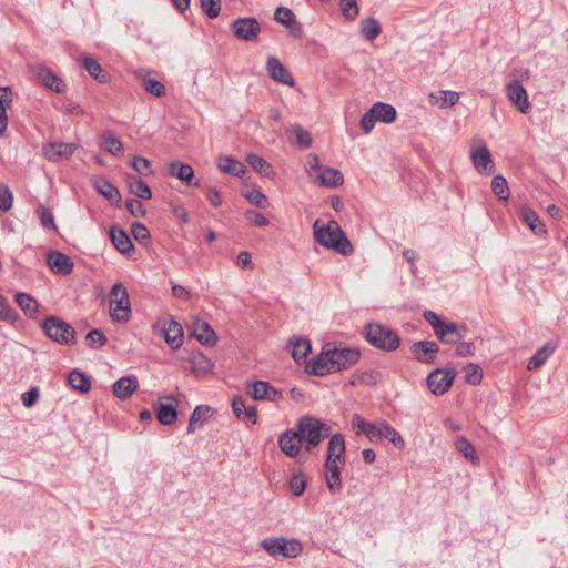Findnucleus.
<instances>
[{
	"mask_svg": "<svg viewBox=\"0 0 568 568\" xmlns=\"http://www.w3.org/2000/svg\"><path fill=\"white\" fill-rule=\"evenodd\" d=\"M339 7L343 16L347 20H354L358 14V6L356 0H341Z\"/></svg>",
	"mask_w": 568,
	"mask_h": 568,
	"instance_id": "4d7b16f0",
	"label": "nucleus"
},
{
	"mask_svg": "<svg viewBox=\"0 0 568 568\" xmlns=\"http://www.w3.org/2000/svg\"><path fill=\"white\" fill-rule=\"evenodd\" d=\"M16 302L28 317H37L39 304L32 296L20 292L16 294Z\"/></svg>",
	"mask_w": 568,
	"mask_h": 568,
	"instance_id": "4c0bfd02",
	"label": "nucleus"
},
{
	"mask_svg": "<svg viewBox=\"0 0 568 568\" xmlns=\"http://www.w3.org/2000/svg\"><path fill=\"white\" fill-rule=\"evenodd\" d=\"M131 232L134 236V239L139 242H143L149 239L150 233L144 224L140 222H134L131 225Z\"/></svg>",
	"mask_w": 568,
	"mask_h": 568,
	"instance_id": "338daca9",
	"label": "nucleus"
},
{
	"mask_svg": "<svg viewBox=\"0 0 568 568\" xmlns=\"http://www.w3.org/2000/svg\"><path fill=\"white\" fill-rule=\"evenodd\" d=\"M201 6L210 19L219 17L221 10L220 0H201Z\"/></svg>",
	"mask_w": 568,
	"mask_h": 568,
	"instance_id": "052dcab7",
	"label": "nucleus"
},
{
	"mask_svg": "<svg viewBox=\"0 0 568 568\" xmlns=\"http://www.w3.org/2000/svg\"><path fill=\"white\" fill-rule=\"evenodd\" d=\"M34 77L40 84L55 93H64L67 90L65 82L47 67H38Z\"/></svg>",
	"mask_w": 568,
	"mask_h": 568,
	"instance_id": "ddd939ff",
	"label": "nucleus"
},
{
	"mask_svg": "<svg viewBox=\"0 0 568 568\" xmlns=\"http://www.w3.org/2000/svg\"><path fill=\"white\" fill-rule=\"evenodd\" d=\"M13 193L6 184H0V211L7 212L12 207Z\"/></svg>",
	"mask_w": 568,
	"mask_h": 568,
	"instance_id": "13d9d810",
	"label": "nucleus"
},
{
	"mask_svg": "<svg viewBox=\"0 0 568 568\" xmlns=\"http://www.w3.org/2000/svg\"><path fill=\"white\" fill-rule=\"evenodd\" d=\"M163 337L172 349H178L183 344L184 332L182 325L171 318L163 327Z\"/></svg>",
	"mask_w": 568,
	"mask_h": 568,
	"instance_id": "412c9836",
	"label": "nucleus"
},
{
	"mask_svg": "<svg viewBox=\"0 0 568 568\" xmlns=\"http://www.w3.org/2000/svg\"><path fill=\"white\" fill-rule=\"evenodd\" d=\"M85 338L89 343V346L92 348H100V347L104 346L106 343L105 334L99 328L91 329L87 334Z\"/></svg>",
	"mask_w": 568,
	"mask_h": 568,
	"instance_id": "864d4df0",
	"label": "nucleus"
},
{
	"mask_svg": "<svg viewBox=\"0 0 568 568\" xmlns=\"http://www.w3.org/2000/svg\"><path fill=\"white\" fill-rule=\"evenodd\" d=\"M247 394L255 400L277 402L282 394L268 382L255 381L247 384Z\"/></svg>",
	"mask_w": 568,
	"mask_h": 568,
	"instance_id": "f8f14e48",
	"label": "nucleus"
},
{
	"mask_svg": "<svg viewBox=\"0 0 568 568\" xmlns=\"http://www.w3.org/2000/svg\"><path fill=\"white\" fill-rule=\"evenodd\" d=\"M232 33L244 41H255L261 32L260 22L255 18H239L231 23Z\"/></svg>",
	"mask_w": 568,
	"mask_h": 568,
	"instance_id": "6e6552de",
	"label": "nucleus"
},
{
	"mask_svg": "<svg viewBox=\"0 0 568 568\" xmlns=\"http://www.w3.org/2000/svg\"><path fill=\"white\" fill-rule=\"evenodd\" d=\"M365 337L371 345L385 352H393L400 345L398 333L379 323H368Z\"/></svg>",
	"mask_w": 568,
	"mask_h": 568,
	"instance_id": "7ed1b4c3",
	"label": "nucleus"
},
{
	"mask_svg": "<svg viewBox=\"0 0 568 568\" xmlns=\"http://www.w3.org/2000/svg\"><path fill=\"white\" fill-rule=\"evenodd\" d=\"M384 438L388 439L397 448H404L405 446L402 435L386 422L382 423L381 440Z\"/></svg>",
	"mask_w": 568,
	"mask_h": 568,
	"instance_id": "a18cd8bd",
	"label": "nucleus"
},
{
	"mask_svg": "<svg viewBox=\"0 0 568 568\" xmlns=\"http://www.w3.org/2000/svg\"><path fill=\"white\" fill-rule=\"evenodd\" d=\"M40 392L38 387H32L30 390L22 394V404L24 407H32L39 399Z\"/></svg>",
	"mask_w": 568,
	"mask_h": 568,
	"instance_id": "774afa93",
	"label": "nucleus"
},
{
	"mask_svg": "<svg viewBox=\"0 0 568 568\" xmlns=\"http://www.w3.org/2000/svg\"><path fill=\"white\" fill-rule=\"evenodd\" d=\"M381 31V24L374 18H367L361 22V34L368 41L376 39Z\"/></svg>",
	"mask_w": 568,
	"mask_h": 568,
	"instance_id": "c03bdc74",
	"label": "nucleus"
},
{
	"mask_svg": "<svg viewBox=\"0 0 568 568\" xmlns=\"http://www.w3.org/2000/svg\"><path fill=\"white\" fill-rule=\"evenodd\" d=\"M315 240L324 247L332 248L341 255L353 253V246L336 221L323 223L316 220L313 225Z\"/></svg>",
	"mask_w": 568,
	"mask_h": 568,
	"instance_id": "f257e3e1",
	"label": "nucleus"
},
{
	"mask_svg": "<svg viewBox=\"0 0 568 568\" xmlns=\"http://www.w3.org/2000/svg\"><path fill=\"white\" fill-rule=\"evenodd\" d=\"M125 181L132 194L139 199L149 200L152 197L150 186L136 174H126Z\"/></svg>",
	"mask_w": 568,
	"mask_h": 568,
	"instance_id": "7c9ffc66",
	"label": "nucleus"
},
{
	"mask_svg": "<svg viewBox=\"0 0 568 568\" xmlns=\"http://www.w3.org/2000/svg\"><path fill=\"white\" fill-rule=\"evenodd\" d=\"M459 100V94L456 91L443 90L429 94V102L439 108H448L455 105Z\"/></svg>",
	"mask_w": 568,
	"mask_h": 568,
	"instance_id": "2f4dec72",
	"label": "nucleus"
},
{
	"mask_svg": "<svg viewBox=\"0 0 568 568\" xmlns=\"http://www.w3.org/2000/svg\"><path fill=\"white\" fill-rule=\"evenodd\" d=\"M36 212L38 217L40 219L41 225L44 229L57 231L54 216L49 207L44 206L43 204H39Z\"/></svg>",
	"mask_w": 568,
	"mask_h": 568,
	"instance_id": "09e8293b",
	"label": "nucleus"
},
{
	"mask_svg": "<svg viewBox=\"0 0 568 568\" xmlns=\"http://www.w3.org/2000/svg\"><path fill=\"white\" fill-rule=\"evenodd\" d=\"M42 329L50 339L62 345L69 344L74 339V328L54 315H51L43 321Z\"/></svg>",
	"mask_w": 568,
	"mask_h": 568,
	"instance_id": "39448f33",
	"label": "nucleus"
},
{
	"mask_svg": "<svg viewBox=\"0 0 568 568\" xmlns=\"http://www.w3.org/2000/svg\"><path fill=\"white\" fill-rule=\"evenodd\" d=\"M139 382L134 375L123 376L113 384V394L120 399H126L138 389Z\"/></svg>",
	"mask_w": 568,
	"mask_h": 568,
	"instance_id": "a878e982",
	"label": "nucleus"
},
{
	"mask_svg": "<svg viewBox=\"0 0 568 568\" xmlns=\"http://www.w3.org/2000/svg\"><path fill=\"white\" fill-rule=\"evenodd\" d=\"M131 166L135 170V172L140 175H151L153 173L151 169V163L148 159L136 155L132 158Z\"/></svg>",
	"mask_w": 568,
	"mask_h": 568,
	"instance_id": "603ef678",
	"label": "nucleus"
},
{
	"mask_svg": "<svg viewBox=\"0 0 568 568\" xmlns=\"http://www.w3.org/2000/svg\"><path fill=\"white\" fill-rule=\"evenodd\" d=\"M48 266L60 275H69L73 271L72 260L59 251H50L47 256Z\"/></svg>",
	"mask_w": 568,
	"mask_h": 568,
	"instance_id": "6ab92c4d",
	"label": "nucleus"
},
{
	"mask_svg": "<svg viewBox=\"0 0 568 568\" xmlns=\"http://www.w3.org/2000/svg\"><path fill=\"white\" fill-rule=\"evenodd\" d=\"M329 347V358L331 368L335 372H341L355 365L361 356L358 348L355 347H344L341 345H336L334 343H328Z\"/></svg>",
	"mask_w": 568,
	"mask_h": 568,
	"instance_id": "423d86ee",
	"label": "nucleus"
},
{
	"mask_svg": "<svg viewBox=\"0 0 568 568\" xmlns=\"http://www.w3.org/2000/svg\"><path fill=\"white\" fill-rule=\"evenodd\" d=\"M467 333L465 325L446 321L435 335L444 344L456 345L467 337Z\"/></svg>",
	"mask_w": 568,
	"mask_h": 568,
	"instance_id": "1a4fd4ad",
	"label": "nucleus"
},
{
	"mask_svg": "<svg viewBox=\"0 0 568 568\" xmlns=\"http://www.w3.org/2000/svg\"><path fill=\"white\" fill-rule=\"evenodd\" d=\"M315 182L325 187H337L343 184L344 178L339 170L324 166L316 174Z\"/></svg>",
	"mask_w": 568,
	"mask_h": 568,
	"instance_id": "b1692460",
	"label": "nucleus"
},
{
	"mask_svg": "<svg viewBox=\"0 0 568 568\" xmlns=\"http://www.w3.org/2000/svg\"><path fill=\"white\" fill-rule=\"evenodd\" d=\"M142 87L146 92L153 94L154 97H161L165 92V87L162 82L149 77H144L142 79Z\"/></svg>",
	"mask_w": 568,
	"mask_h": 568,
	"instance_id": "3c124183",
	"label": "nucleus"
},
{
	"mask_svg": "<svg viewBox=\"0 0 568 568\" xmlns=\"http://www.w3.org/2000/svg\"><path fill=\"white\" fill-rule=\"evenodd\" d=\"M470 156L473 164L478 173L483 174L489 171V165L493 164V159L487 146L481 145L479 148L473 149Z\"/></svg>",
	"mask_w": 568,
	"mask_h": 568,
	"instance_id": "cd10ccee",
	"label": "nucleus"
},
{
	"mask_svg": "<svg viewBox=\"0 0 568 568\" xmlns=\"http://www.w3.org/2000/svg\"><path fill=\"white\" fill-rule=\"evenodd\" d=\"M455 376L456 373L454 369H434L427 377L429 390L436 396L445 394L450 388Z\"/></svg>",
	"mask_w": 568,
	"mask_h": 568,
	"instance_id": "0eeeda50",
	"label": "nucleus"
},
{
	"mask_svg": "<svg viewBox=\"0 0 568 568\" xmlns=\"http://www.w3.org/2000/svg\"><path fill=\"white\" fill-rule=\"evenodd\" d=\"M278 446L288 457H297L301 453L302 440L297 429H287L278 437Z\"/></svg>",
	"mask_w": 568,
	"mask_h": 568,
	"instance_id": "2eb2a0df",
	"label": "nucleus"
},
{
	"mask_svg": "<svg viewBox=\"0 0 568 568\" xmlns=\"http://www.w3.org/2000/svg\"><path fill=\"white\" fill-rule=\"evenodd\" d=\"M558 341L550 339L542 347H540L529 359L527 369L536 371L540 368L547 359L556 352L558 348Z\"/></svg>",
	"mask_w": 568,
	"mask_h": 568,
	"instance_id": "aec40b11",
	"label": "nucleus"
},
{
	"mask_svg": "<svg viewBox=\"0 0 568 568\" xmlns=\"http://www.w3.org/2000/svg\"><path fill=\"white\" fill-rule=\"evenodd\" d=\"M375 110L376 121H381L384 123H392L396 119V109L384 102H376L373 104Z\"/></svg>",
	"mask_w": 568,
	"mask_h": 568,
	"instance_id": "ea45409f",
	"label": "nucleus"
},
{
	"mask_svg": "<svg viewBox=\"0 0 568 568\" xmlns=\"http://www.w3.org/2000/svg\"><path fill=\"white\" fill-rule=\"evenodd\" d=\"M521 220L536 235L546 234V227L534 210L524 209L521 211Z\"/></svg>",
	"mask_w": 568,
	"mask_h": 568,
	"instance_id": "f704fd0d",
	"label": "nucleus"
},
{
	"mask_svg": "<svg viewBox=\"0 0 568 568\" xmlns=\"http://www.w3.org/2000/svg\"><path fill=\"white\" fill-rule=\"evenodd\" d=\"M247 201L257 207H265L267 203L266 196L260 190H252L244 195Z\"/></svg>",
	"mask_w": 568,
	"mask_h": 568,
	"instance_id": "69168bd1",
	"label": "nucleus"
},
{
	"mask_svg": "<svg viewBox=\"0 0 568 568\" xmlns=\"http://www.w3.org/2000/svg\"><path fill=\"white\" fill-rule=\"evenodd\" d=\"M12 102V92L9 87H0V136L8 126L7 106Z\"/></svg>",
	"mask_w": 568,
	"mask_h": 568,
	"instance_id": "473e14b6",
	"label": "nucleus"
},
{
	"mask_svg": "<svg viewBox=\"0 0 568 568\" xmlns=\"http://www.w3.org/2000/svg\"><path fill=\"white\" fill-rule=\"evenodd\" d=\"M130 298L110 300V316L114 322L125 323L131 317Z\"/></svg>",
	"mask_w": 568,
	"mask_h": 568,
	"instance_id": "393cba45",
	"label": "nucleus"
},
{
	"mask_svg": "<svg viewBox=\"0 0 568 568\" xmlns=\"http://www.w3.org/2000/svg\"><path fill=\"white\" fill-rule=\"evenodd\" d=\"M439 347L434 341H419L413 344L412 352L415 358L424 364H433Z\"/></svg>",
	"mask_w": 568,
	"mask_h": 568,
	"instance_id": "f3484780",
	"label": "nucleus"
},
{
	"mask_svg": "<svg viewBox=\"0 0 568 568\" xmlns=\"http://www.w3.org/2000/svg\"><path fill=\"white\" fill-rule=\"evenodd\" d=\"M455 448L467 460L473 464L479 463V457L476 454L474 445L464 436H459L455 440Z\"/></svg>",
	"mask_w": 568,
	"mask_h": 568,
	"instance_id": "58836bf2",
	"label": "nucleus"
},
{
	"mask_svg": "<svg viewBox=\"0 0 568 568\" xmlns=\"http://www.w3.org/2000/svg\"><path fill=\"white\" fill-rule=\"evenodd\" d=\"M493 193L500 200L507 201L509 197V187L507 180L503 175H496L491 181Z\"/></svg>",
	"mask_w": 568,
	"mask_h": 568,
	"instance_id": "49530a36",
	"label": "nucleus"
},
{
	"mask_svg": "<svg viewBox=\"0 0 568 568\" xmlns=\"http://www.w3.org/2000/svg\"><path fill=\"white\" fill-rule=\"evenodd\" d=\"M193 335L202 345L210 346L216 342V334L210 324L199 318L193 323Z\"/></svg>",
	"mask_w": 568,
	"mask_h": 568,
	"instance_id": "bb28decb",
	"label": "nucleus"
},
{
	"mask_svg": "<svg viewBox=\"0 0 568 568\" xmlns=\"http://www.w3.org/2000/svg\"><path fill=\"white\" fill-rule=\"evenodd\" d=\"M288 487L294 496H301L306 487V479L303 471L297 470L292 474Z\"/></svg>",
	"mask_w": 568,
	"mask_h": 568,
	"instance_id": "8fccbe9b",
	"label": "nucleus"
},
{
	"mask_svg": "<svg viewBox=\"0 0 568 568\" xmlns=\"http://www.w3.org/2000/svg\"><path fill=\"white\" fill-rule=\"evenodd\" d=\"M102 146L114 156H120L124 152L122 142L111 132L102 134Z\"/></svg>",
	"mask_w": 568,
	"mask_h": 568,
	"instance_id": "79ce46f5",
	"label": "nucleus"
},
{
	"mask_svg": "<svg viewBox=\"0 0 568 568\" xmlns=\"http://www.w3.org/2000/svg\"><path fill=\"white\" fill-rule=\"evenodd\" d=\"M154 412L158 420L165 426L172 425L178 418V412L171 404H154Z\"/></svg>",
	"mask_w": 568,
	"mask_h": 568,
	"instance_id": "72a5a7b5",
	"label": "nucleus"
},
{
	"mask_svg": "<svg viewBox=\"0 0 568 568\" xmlns=\"http://www.w3.org/2000/svg\"><path fill=\"white\" fill-rule=\"evenodd\" d=\"M245 219L255 226H266L268 224V219L255 210H247L245 212Z\"/></svg>",
	"mask_w": 568,
	"mask_h": 568,
	"instance_id": "e2e57ef3",
	"label": "nucleus"
},
{
	"mask_svg": "<svg viewBox=\"0 0 568 568\" xmlns=\"http://www.w3.org/2000/svg\"><path fill=\"white\" fill-rule=\"evenodd\" d=\"M110 239L114 247L122 254H129L134 248L129 235L120 227L111 226Z\"/></svg>",
	"mask_w": 568,
	"mask_h": 568,
	"instance_id": "c85d7f7f",
	"label": "nucleus"
},
{
	"mask_svg": "<svg viewBox=\"0 0 568 568\" xmlns=\"http://www.w3.org/2000/svg\"><path fill=\"white\" fill-rule=\"evenodd\" d=\"M217 166L222 172L234 176H242L246 172L245 165L242 162L229 156H220L217 159Z\"/></svg>",
	"mask_w": 568,
	"mask_h": 568,
	"instance_id": "c9c22d12",
	"label": "nucleus"
},
{
	"mask_svg": "<svg viewBox=\"0 0 568 568\" xmlns=\"http://www.w3.org/2000/svg\"><path fill=\"white\" fill-rule=\"evenodd\" d=\"M288 344L292 347V357L296 362L305 359L307 354L311 352V343L306 338H292Z\"/></svg>",
	"mask_w": 568,
	"mask_h": 568,
	"instance_id": "37998d69",
	"label": "nucleus"
},
{
	"mask_svg": "<svg viewBox=\"0 0 568 568\" xmlns=\"http://www.w3.org/2000/svg\"><path fill=\"white\" fill-rule=\"evenodd\" d=\"M274 20L283 26L294 22L295 13L287 7L280 6L274 12Z\"/></svg>",
	"mask_w": 568,
	"mask_h": 568,
	"instance_id": "5fc2aeb1",
	"label": "nucleus"
},
{
	"mask_svg": "<svg viewBox=\"0 0 568 568\" xmlns=\"http://www.w3.org/2000/svg\"><path fill=\"white\" fill-rule=\"evenodd\" d=\"M168 172L171 176H174L189 184H191V181L194 176V171L192 166L190 164L181 163L179 161L170 163Z\"/></svg>",
	"mask_w": 568,
	"mask_h": 568,
	"instance_id": "e433bc0d",
	"label": "nucleus"
},
{
	"mask_svg": "<svg viewBox=\"0 0 568 568\" xmlns=\"http://www.w3.org/2000/svg\"><path fill=\"white\" fill-rule=\"evenodd\" d=\"M375 110L372 106L361 119L359 125L365 133H369L376 123Z\"/></svg>",
	"mask_w": 568,
	"mask_h": 568,
	"instance_id": "680f3d73",
	"label": "nucleus"
},
{
	"mask_svg": "<svg viewBox=\"0 0 568 568\" xmlns=\"http://www.w3.org/2000/svg\"><path fill=\"white\" fill-rule=\"evenodd\" d=\"M292 131L295 134L296 143L300 148L307 149L312 145L313 139L308 131L304 130L301 125H294Z\"/></svg>",
	"mask_w": 568,
	"mask_h": 568,
	"instance_id": "6e6d98bb",
	"label": "nucleus"
},
{
	"mask_svg": "<svg viewBox=\"0 0 568 568\" xmlns=\"http://www.w3.org/2000/svg\"><path fill=\"white\" fill-rule=\"evenodd\" d=\"M81 64L90 74L91 78L100 83H106L110 80L109 73H106L101 64L91 55H83L81 58Z\"/></svg>",
	"mask_w": 568,
	"mask_h": 568,
	"instance_id": "c756f323",
	"label": "nucleus"
},
{
	"mask_svg": "<svg viewBox=\"0 0 568 568\" xmlns=\"http://www.w3.org/2000/svg\"><path fill=\"white\" fill-rule=\"evenodd\" d=\"M18 318V313L12 310L7 300L0 295V321L13 323Z\"/></svg>",
	"mask_w": 568,
	"mask_h": 568,
	"instance_id": "bf43d9fd",
	"label": "nucleus"
},
{
	"mask_svg": "<svg viewBox=\"0 0 568 568\" xmlns=\"http://www.w3.org/2000/svg\"><path fill=\"white\" fill-rule=\"evenodd\" d=\"M345 437L341 433L331 436L327 445V454L325 463L345 464Z\"/></svg>",
	"mask_w": 568,
	"mask_h": 568,
	"instance_id": "a211bd4d",
	"label": "nucleus"
},
{
	"mask_svg": "<svg viewBox=\"0 0 568 568\" xmlns=\"http://www.w3.org/2000/svg\"><path fill=\"white\" fill-rule=\"evenodd\" d=\"M506 94L511 103L516 106V109L523 113L527 114L530 110V103L528 101V94L523 84L513 80L506 85Z\"/></svg>",
	"mask_w": 568,
	"mask_h": 568,
	"instance_id": "9b49d317",
	"label": "nucleus"
},
{
	"mask_svg": "<svg viewBox=\"0 0 568 568\" xmlns=\"http://www.w3.org/2000/svg\"><path fill=\"white\" fill-rule=\"evenodd\" d=\"M296 429L306 452L316 448L332 432L328 424L311 415L302 416L296 424Z\"/></svg>",
	"mask_w": 568,
	"mask_h": 568,
	"instance_id": "f03ea898",
	"label": "nucleus"
},
{
	"mask_svg": "<svg viewBox=\"0 0 568 568\" xmlns=\"http://www.w3.org/2000/svg\"><path fill=\"white\" fill-rule=\"evenodd\" d=\"M260 545L272 557L296 558L303 550L298 540L284 537L265 538Z\"/></svg>",
	"mask_w": 568,
	"mask_h": 568,
	"instance_id": "20e7f679",
	"label": "nucleus"
},
{
	"mask_svg": "<svg viewBox=\"0 0 568 568\" xmlns=\"http://www.w3.org/2000/svg\"><path fill=\"white\" fill-rule=\"evenodd\" d=\"M77 149L78 145L74 143H65L59 141L44 144L42 152L48 161L58 162L62 159H70Z\"/></svg>",
	"mask_w": 568,
	"mask_h": 568,
	"instance_id": "9d476101",
	"label": "nucleus"
},
{
	"mask_svg": "<svg viewBox=\"0 0 568 568\" xmlns=\"http://www.w3.org/2000/svg\"><path fill=\"white\" fill-rule=\"evenodd\" d=\"M68 382L73 389L81 393H88L91 388L90 378L77 369L69 374Z\"/></svg>",
	"mask_w": 568,
	"mask_h": 568,
	"instance_id": "a19ab883",
	"label": "nucleus"
},
{
	"mask_svg": "<svg viewBox=\"0 0 568 568\" xmlns=\"http://www.w3.org/2000/svg\"><path fill=\"white\" fill-rule=\"evenodd\" d=\"M246 161L255 171L264 176H268L273 172L271 164L257 154H248Z\"/></svg>",
	"mask_w": 568,
	"mask_h": 568,
	"instance_id": "de8ad7c7",
	"label": "nucleus"
},
{
	"mask_svg": "<svg viewBox=\"0 0 568 568\" xmlns=\"http://www.w3.org/2000/svg\"><path fill=\"white\" fill-rule=\"evenodd\" d=\"M345 464L325 463V481L329 491L335 495L342 490L341 469Z\"/></svg>",
	"mask_w": 568,
	"mask_h": 568,
	"instance_id": "4be33fe9",
	"label": "nucleus"
},
{
	"mask_svg": "<svg viewBox=\"0 0 568 568\" xmlns=\"http://www.w3.org/2000/svg\"><path fill=\"white\" fill-rule=\"evenodd\" d=\"M94 189L103 195L111 204H119L121 201L120 191L104 176L100 175L92 181Z\"/></svg>",
	"mask_w": 568,
	"mask_h": 568,
	"instance_id": "5701e85b",
	"label": "nucleus"
},
{
	"mask_svg": "<svg viewBox=\"0 0 568 568\" xmlns=\"http://www.w3.org/2000/svg\"><path fill=\"white\" fill-rule=\"evenodd\" d=\"M267 73L271 79L274 81L288 85L294 87L295 81L292 75V73L288 71V69L281 62V60L276 57H270L267 59L266 63Z\"/></svg>",
	"mask_w": 568,
	"mask_h": 568,
	"instance_id": "dca6fc26",
	"label": "nucleus"
},
{
	"mask_svg": "<svg viewBox=\"0 0 568 568\" xmlns=\"http://www.w3.org/2000/svg\"><path fill=\"white\" fill-rule=\"evenodd\" d=\"M329 344H325L322 348V352L316 357H313L308 361L306 365V372L315 375V376H325L327 374L334 373L335 371L331 368L329 358Z\"/></svg>",
	"mask_w": 568,
	"mask_h": 568,
	"instance_id": "4468645a",
	"label": "nucleus"
},
{
	"mask_svg": "<svg viewBox=\"0 0 568 568\" xmlns=\"http://www.w3.org/2000/svg\"><path fill=\"white\" fill-rule=\"evenodd\" d=\"M125 207L135 217H143L145 215L143 204L136 199H128L125 201Z\"/></svg>",
	"mask_w": 568,
	"mask_h": 568,
	"instance_id": "0e129e2a",
	"label": "nucleus"
}]
</instances>
